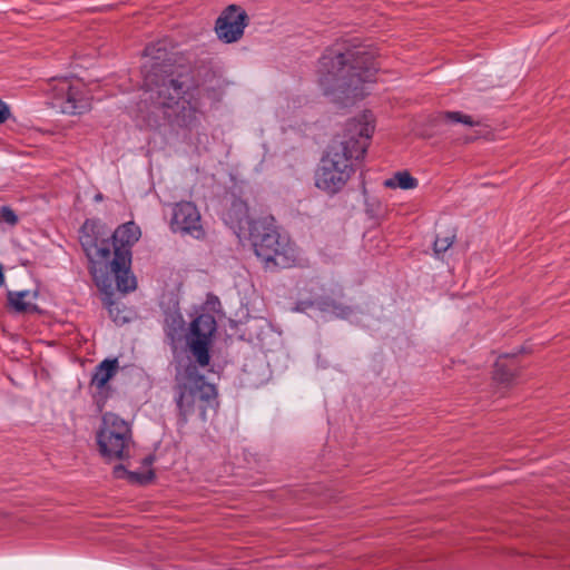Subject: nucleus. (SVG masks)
I'll list each match as a JSON object with an SVG mask.
<instances>
[{
    "label": "nucleus",
    "mask_w": 570,
    "mask_h": 570,
    "mask_svg": "<svg viewBox=\"0 0 570 570\" xmlns=\"http://www.w3.org/2000/svg\"><path fill=\"white\" fill-rule=\"evenodd\" d=\"M105 226L98 220L88 219L80 229V244L90 262V272L99 289L106 295L105 304L116 323L127 321L119 316L120 309L111 299L112 284L116 281L118 291L131 292L136 288L135 276L130 273L131 253L116 248L114 258L108 245Z\"/></svg>",
    "instance_id": "obj_1"
},
{
    "label": "nucleus",
    "mask_w": 570,
    "mask_h": 570,
    "mask_svg": "<svg viewBox=\"0 0 570 570\" xmlns=\"http://www.w3.org/2000/svg\"><path fill=\"white\" fill-rule=\"evenodd\" d=\"M375 130L371 111H364L350 120L340 140L328 147L315 170V186L328 194L338 193L354 173V160L364 157Z\"/></svg>",
    "instance_id": "obj_2"
},
{
    "label": "nucleus",
    "mask_w": 570,
    "mask_h": 570,
    "mask_svg": "<svg viewBox=\"0 0 570 570\" xmlns=\"http://www.w3.org/2000/svg\"><path fill=\"white\" fill-rule=\"evenodd\" d=\"M376 66L363 49L327 52L318 65V83L332 101L347 104L368 94L375 81Z\"/></svg>",
    "instance_id": "obj_3"
},
{
    "label": "nucleus",
    "mask_w": 570,
    "mask_h": 570,
    "mask_svg": "<svg viewBox=\"0 0 570 570\" xmlns=\"http://www.w3.org/2000/svg\"><path fill=\"white\" fill-rule=\"evenodd\" d=\"M158 95L159 105L177 127L188 130L199 127L203 112L197 90H187L183 82L171 79L161 85Z\"/></svg>",
    "instance_id": "obj_4"
},
{
    "label": "nucleus",
    "mask_w": 570,
    "mask_h": 570,
    "mask_svg": "<svg viewBox=\"0 0 570 570\" xmlns=\"http://www.w3.org/2000/svg\"><path fill=\"white\" fill-rule=\"evenodd\" d=\"M100 455L107 461L126 460L132 448L130 424L115 413H105L97 432Z\"/></svg>",
    "instance_id": "obj_5"
},
{
    "label": "nucleus",
    "mask_w": 570,
    "mask_h": 570,
    "mask_svg": "<svg viewBox=\"0 0 570 570\" xmlns=\"http://www.w3.org/2000/svg\"><path fill=\"white\" fill-rule=\"evenodd\" d=\"M215 396V386L207 383L203 376L190 373L181 377L177 396V406L181 420L186 422L196 409L200 411L203 419H205L206 407L213 402Z\"/></svg>",
    "instance_id": "obj_6"
},
{
    "label": "nucleus",
    "mask_w": 570,
    "mask_h": 570,
    "mask_svg": "<svg viewBox=\"0 0 570 570\" xmlns=\"http://www.w3.org/2000/svg\"><path fill=\"white\" fill-rule=\"evenodd\" d=\"M52 105L62 114L78 115L90 109L86 86L79 79L58 78L50 83Z\"/></svg>",
    "instance_id": "obj_7"
},
{
    "label": "nucleus",
    "mask_w": 570,
    "mask_h": 570,
    "mask_svg": "<svg viewBox=\"0 0 570 570\" xmlns=\"http://www.w3.org/2000/svg\"><path fill=\"white\" fill-rule=\"evenodd\" d=\"M216 332V321L210 314H202L189 326L187 345L200 366L209 364V347Z\"/></svg>",
    "instance_id": "obj_8"
},
{
    "label": "nucleus",
    "mask_w": 570,
    "mask_h": 570,
    "mask_svg": "<svg viewBox=\"0 0 570 570\" xmlns=\"http://www.w3.org/2000/svg\"><path fill=\"white\" fill-rule=\"evenodd\" d=\"M170 229L174 233L189 235L196 239L202 238L204 229L197 207L190 202L176 204L170 219Z\"/></svg>",
    "instance_id": "obj_9"
},
{
    "label": "nucleus",
    "mask_w": 570,
    "mask_h": 570,
    "mask_svg": "<svg viewBox=\"0 0 570 570\" xmlns=\"http://www.w3.org/2000/svg\"><path fill=\"white\" fill-rule=\"evenodd\" d=\"M258 259L266 269L291 268L299 262L298 250L288 236L273 250L265 245H258Z\"/></svg>",
    "instance_id": "obj_10"
},
{
    "label": "nucleus",
    "mask_w": 570,
    "mask_h": 570,
    "mask_svg": "<svg viewBox=\"0 0 570 570\" xmlns=\"http://www.w3.org/2000/svg\"><path fill=\"white\" fill-rule=\"evenodd\" d=\"M246 26V12L239 7L230 4L217 19L215 30L220 40L232 43L242 38Z\"/></svg>",
    "instance_id": "obj_11"
},
{
    "label": "nucleus",
    "mask_w": 570,
    "mask_h": 570,
    "mask_svg": "<svg viewBox=\"0 0 570 570\" xmlns=\"http://www.w3.org/2000/svg\"><path fill=\"white\" fill-rule=\"evenodd\" d=\"M286 237V235L278 232L273 219L262 218L252 227L245 239L249 240L255 255L258 257V245H265L269 250H273Z\"/></svg>",
    "instance_id": "obj_12"
},
{
    "label": "nucleus",
    "mask_w": 570,
    "mask_h": 570,
    "mask_svg": "<svg viewBox=\"0 0 570 570\" xmlns=\"http://www.w3.org/2000/svg\"><path fill=\"white\" fill-rule=\"evenodd\" d=\"M224 220L243 240L247 237L252 227L259 220L249 216L247 205L239 198H234L229 208L224 214Z\"/></svg>",
    "instance_id": "obj_13"
},
{
    "label": "nucleus",
    "mask_w": 570,
    "mask_h": 570,
    "mask_svg": "<svg viewBox=\"0 0 570 570\" xmlns=\"http://www.w3.org/2000/svg\"><path fill=\"white\" fill-rule=\"evenodd\" d=\"M141 236L140 228L132 222L119 226L112 234L115 249L130 252V247L138 242Z\"/></svg>",
    "instance_id": "obj_14"
},
{
    "label": "nucleus",
    "mask_w": 570,
    "mask_h": 570,
    "mask_svg": "<svg viewBox=\"0 0 570 570\" xmlns=\"http://www.w3.org/2000/svg\"><path fill=\"white\" fill-rule=\"evenodd\" d=\"M119 368L117 358H106L96 367L91 379V385L101 391L107 383L116 375Z\"/></svg>",
    "instance_id": "obj_15"
},
{
    "label": "nucleus",
    "mask_w": 570,
    "mask_h": 570,
    "mask_svg": "<svg viewBox=\"0 0 570 570\" xmlns=\"http://www.w3.org/2000/svg\"><path fill=\"white\" fill-rule=\"evenodd\" d=\"M151 463H153V458L147 456L144 460V470L140 472H131V471L126 470L124 465H117L114 469V475L118 479H127L128 481H130L132 483L144 484V483L149 482L154 476V472L150 469Z\"/></svg>",
    "instance_id": "obj_16"
},
{
    "label": "nucleus",
    "mask_w": 570,
    "mask_h": 570,
    "mask_svg": "<svg viewBox=\"0 0 570 570\" xmlns=\"http://www.w3.org/2000/svg\"><path fill=\"white\" fill-rule=\"evenodd\" d=\"M37 297H38L37 291L10 292L8 295L10 305L17 312H35V311H37V305H36Z\"/></svg>",
    "instance_id": "obj_17"
},
{
    "label": "nucleus",
    "mask_w": 570,
    "mask_h": 570,
    "mask_svg": "<svg viewBox=\"0 0 570 570\" xmlns=\"http://www.w3.org/2000/svg\"><path fill=\"white\" fill-rule=\"evenodd\" d=\"M383 186L389 189L412 190L419 186V180L407 170H399L385 179Z\"/></svg>",
    "instance_id": "obj_18"
},
{
    "label": "nucleus",
    "mask_w": 570,
    "mask_h": 570,
    "mask_svg": "<svg viewBox=\"0 0 570 570\" xmlns=\"http://www.w3.org/2000/svg\"><path fill=\"white\" fill-rule=\"evenodd\" d=\"M320 311L324 314V320H331L333 317L348 318L352 314L350 307L336 304L335 302H324L320 304Z\"/></svg>",
    "instance_id": "obj_19"
},
{
    "label": "nucleus",
    "mask_w": 570,
    "mask_h": 570,
    "mask_svg": "<svg viewBox=\"0 0 570 570\" xmlns=\"http://www.w3.org/2000/svg\"><path fill=\"white\" fill-rule=\"evenodd\" d=\"M513 377V371L507 365V358H499L495 363L494 380L500 383H509Z\"/></svg>",
    "instance_id": "obj_20"
},
{
    "label": "nucleus",
    "mask_w": 570,
    "mask_h": 570,
    "mask_svg": "<svg viewBox=\"0 0 570 570\" xmlns=\"http://www.w3.org/2000/svg\"><path fill=\"white\" fill-rule=\"evenodd\" d=\"M443 117L450 124H462L470 127L478 125V121H475L471 116L460 111H446Z\"/></svg>",
    "instance_id": "obj_21"
},
{
    "label": "nucleus",
    "mask_w": 570,
    "mask_h": 570,
    "mask_svg": "<svg viewBox=\"0 0 570 570\" xmlns=\"http://www.w3.org/2000/svg\"><path fill=\"white\" fill-rule=\"evenodd\" d=\"M183 327L184 320L179 314H174L166 318L167 334L171 337L173 341L176 338V335L183 330Z\"/></svg>",
    "instance_id": "obj_22"
},
{
    "label": "nucleus",
    "mask_w": 570,
    "mask_h": 570,
    "mask_svg": "<svg viewBox=\"0 0 570 570\" xmlns=\"http://www.w3.org/2000/svg\"><path fill=\"white\" fill-rule=\"evenodd\" d=\"M454 236L453 235H446L444 237L438 236L434 240V250L436 254L444 253L448 250L451 245L453 244Z\"/></svg>",
    "instance_id": "obj_23"
},
{
    "label": "nucleus",
    "mask_w": 570,
    "mask_h": 570,
    "mask_svg": "<svg viewBox=\"0 0 570 570\" xmlns=\"http://www.w3.org/2000/svg\"><path fill=\"white\" fill-rule=\"evenodd\" d=\"M1 217L9 225H16L18 222V217H17L16 213L7 206H3L1 208Z\"/></svg>",
    "instance_id": "obj_24"
},
{
    "label": "nucleus",
    "mask_w": 570,
    "mask_h": 570,
    "mask_svg": "<svg viewBox=\"0 0 570 570\" xmlns=\"http://www.w3.org/2000/svg\"><path fill=\"white\" fill-rule=\"evenodd\" d=\"M166 56V52L164 49H156L155 46H150L146 48V57H151L157 60L163 59Z\"/></svg>",
    "instance_id": "obj_25"
},
{
    "label": "nucleus",
    "mask_w": 570,
    "mask_h": 570,
    "mask_svg": "<svg viewBox=\"0 0 570 570\" xmlns=\"http://www.w3.org/2000/svg\"><path fill=\"white\" fill-rule=\"evenodd\" d=\"M10 116L9 107L0 99V124L4 122Z\"/></svg>",
    "instance_id": "obj_26"
},
{
    "label": "nucleus",
    "mask_w": 570,
    "mask_h": 570,
    "mask_svg": "<svg viewBox=\"0 0 570 570\" xmlns=\"http://www.w3.org/2000/svg\"><path fill=\"white\" fill-rule=\"evenodd\" d=\"M4 282H6V277H4V273H3V267L0 264V287L4 284Z\"/></svg>",
    "instance_id": "obj_27"
}]
</instances>
